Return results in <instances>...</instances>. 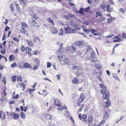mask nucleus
Wrapping results in <instances>:
<instances>
[{"label":"nucleus","instance_id":"nucleus-1","mask_svg":"<svg viewBox=\"0 0 126 126\" xmlns=\"http://www.w3.org/2000/svg\"><path fill=\"white\" fill-rule=\"evenodd\" d=\"M110 96V94L108 92H107L106 94L102 95L103 99H106L107 100L103 103V105L105 108H109L110 106H111V102L109 99Z\"/></svg>","mask_w":126,"mask_h":126},{"label":"nucleus","instance_id":"nucleus-2","mask_svg":"<svg viewBox=\"0 0 126 126\" xmlns=\"http://www.w3.org/2000/svg\"><path fill=\"white\" fill-rule=\"evenodd\" d=\"M21 29L20 30V32L24 34H26L27 33V31L24 28H28V27L27 26V24L25 22H22L21 23Z\"/></svg>","mask_w":126,"mask_h":126},{"label":"nucleus","instance_id":"nucleus-3","mask_svg":"<svg viewBox=\"0 0 126 126\" xmlns=\"http://www.w3.org/2000/svg\"><path fill=\"white\" fill-rule=\"evenodd\" d=\"M100 87L103 90H102L100 91V92L101 94H106L107 92L109 93V91L107 90L106 87L103 85V84H100L99 85Z\"/></svg>","mask_w":126,"mask_h":126},{"label":"nucleus","instance_id":"nucleus-4","mask_svg":"<svg viewBox=\"0 0 126 126\" xmlns=\"http://www.w3.org/2000/svg\"><path fill=\"white\" fill-rule=\"evenodd\" d=\"M126 39V34L125 33H122V36H121L120 34H118V35L116 36L113 39L117 38L120 41H123V37Z\"/></svg>","mask_w":126,"mask_h":126},{"label":"nucleus","instance_id":"nucleus-5","mask_svg":"<svg viewBox=\"0 0 126 126\" xmlns=\"http://www.w3.org/2000/svg\"><path fill=\"white\" fill-rule=\"evenodd\" d=\"M79 119L81 120L83 122H86L87 121V116L86 114H83L82 117L81 114H79Z\"/></svg>","mask_w":126,"mask_h":126},{"label":"nucleus","instance_id":"nucleus-6","mask_svg":"<svg viewBox=\"0 0 126 126\" xmlns=\"http://www.w3.org/2000/svg\"><path fill=\"white\" fill-rule=\"evenodd\" d=\"M12 115L13 116V119L15 120L17 119L19 117V115L18 114L12 112L10 114V116H12Z\"/></svg>","mask_w":126,"mask_h":126},{"label":"nucleus","instance_id":"nucleus-7","mask_svg":"<svg viewBox=\"0 0 126 126\" xmlns=\"http://www.w3.org/2000/svg\"><path fill=\"white\" fill-rule=\"evenodd\" d=\"M75 45L76 46L82 47L83 46V44L82 42L80 41H77L75 43Z\"/></svg>","mask_w":126,"mask_h":126},{"label":"nucleus","instance_id":"nucleus-8","mask_svg":"<svg viewBox=\"0 0 126 126\" xmlns=\"http://www.w3.org/2000/svg\"><path fill=\"white\" fill-rule=\"evenodd\" d=\"M110 115L108 114V112L106 111H105L104 113L103 119L104 120H107L109 118Z\"/></svg>","mask_w":126,"mask_h":126},{"label":"nucleus","instance_id":"nucleus-9","mask_svg":"<svg viewBox=\"0 0 126 126\" xmlns=\"http://www.w3.org/2000/svg\"><path fill=\"white\" fill-rule=\"evenodd\" d=\"M6 115L4 112H3L1 110H0V119L2 117V120L6 118Z\"/></svg>","mask_w":126,"mask_h":126},{"label":"nucleus","instance_id":"nucleus-10","mask_svg":"<svg viewBox=\"0 0 126 126\" xmlns=\"http://www.w3.org/2000/svg\"><path fill=\"white\" fill-rule=\"evenodd\" d=\"M26 49V53L28 54V55L30 56H32V53L31 52L32 51L31 49L28 47H27Z\"/></svg>","mask_w":126,"mask_h":126},{"label":"nucleus","instance_id":"nucleus-11","mask_svg":"<svg viewBox=\"0 0 126 126\" xmlns=\"http://www.w3.org/2000/svg\"><path fill=\"white\" fill-rule=\"evenodd\" d=\"M35 61H36L37 62H35V63H36V64L37 65H34L32 69H33L35 70H36L38 68L37 65L39 66V61L38 59H36L35 60Z\"/></svg>","mask_w":126,"mask_h":126},{"label":"nucleus","instance_id":"nucleus-12","mask_svg":"<svg viewBox=\"0 0 126 126\" xmlns=\"http://www.w3.org/2000/svg\"><path fill=\"white\" fill-rule=\"evenodd\" d=\"M24 68H29L31 69L32 68V67L31 65L28 63H25L24 64Z\"/></svg>","mask_w":126,"mask_h":126},{"label":"nucleus","instance_id":"nucleus-13","mask_svg":"<svg viewBox=\"0 0 126 126\" xmlns=\"http://www.w3.org/2000/svg\"><path fill=\"white\" fill-rule=\"evenodd\" d=\"M85 98V96L83 93H81L80 95V96L78 99L81 100L82 101H83Z\"/></svg>","mask_w":126,"mask_h":126},{"label":"nucleus","instance_id":"nucleus-14","mask_svg":"<svg viewBox=\"0 0 126 126\" xmlns=\"http://www.w3.org/2000/svg\"><path fill=\"white\" fill-rule=\"evenodd\" d=\"M54 103L55 105L57 106H60L61 104L60 102L57 99H56L54 100Z\"/></svg>","mask_w":126,"mask_h":126},{"label":"nucleus","instance_id":"nucleus-15","mask_svg":"<svg viewBox=\"0 0 126 126\" xmlns=\"http://www.w3.org/2000/svg\"><path fill=\"white\" fill-rule=\"evenodd\" d=\"M27 42L28 46L30 47H32L34 46L33 43L32 41L29 40H27Z\"/></svg>","mask_w":126,"mask_h":126},{"label":"nucleus","instance_id":"nucleus-16","mask_svg":"<svg viewBox=\"0 0 126 126\" xmlns=\"http://www.w3.org/2000/svg\"><path fill=\"white\" fill-rule=\"evenodd\" d=\"M50 30L53 34H55L57 33V30L54 27H52L50 28Z\"/></svg>","mask_w":126,"mask_h":126},{"label":"nucleus","instance_id":"nucleus-17","mask_svg":"<svg viewBox=\"0 0 126 126\" xmlns=\"http://www.w3.org/2000/svg\"><path fill=\"white\" fill-rule=\"evenodd\" d=\"M107 11L109 12L110 13L113 11L112 9L110 8V5L108 4L106 6Z\"/></svg>","mask_w":126,"mask_h":126},{"label":"nucleus","instance_id":"nucleus-18","mask_svg":"<svg viewBox=\"0 0 126 126\" xmlns=\"http://www.w3.org/2000/svg\"><path fill=\"white\" fill-rule=\"evenodd\" d=\"M47 92V91L46 90H43L42 92V93H41L40 92H38V93L39 94L43 95L44 96H45L47 94H46V93Z\"/></svg>","mask_w":126,"mask_h":126},{"label":"nucleus","instance_id":"nucleus-19","mask_svg":"<svg viewBox=\"0 0 126 126\" xmlns=\"http://www.w3.org/2000/svg\"><path fill=\"white\" fill-rule=\"evenodd\" d=\"M63 55L61 54L60 55L59 54L58 55L57 57L59 59V61L60 62H62L63 61Z\"/></svg>","mask_w":126,"mask_h":126},{"label":"nucleus","instance_id":"nucleus-20","mask_svg":"<svg viewBox=\"0 0 126 126\" xmlns=\"http://www.w3.org/2000/svg\"><path fill=\"white\" fill-rule=\"evenodd\" d=\"M72 82L73 83L75 84H77L79 83V80L77 77L75 78L72 80Z\"/></svg>","mask_w":126,"mask_h":126},{"label":"nucleus","instance_id":"nucleus-21","mask_svg":"<svg viewBox=\"0 0 126 126\" xmlns=\"http://www.w3.org/2000/svg\"><path fill=\"white\" fill-rule=\"evenodd\" d=\"M79 10V11H77V13H79L82 15H83L84 14L83 12L84 11V8H80Z\"/></svg>","mask_w":126,"mask_h":126},{"label":"nucleus","instance_id":"nucleus-22","mask_svg":"<svg viewBox=\"0 0 126 126\" xmlns=\"http://www.w3.org/2000/svg\"><path fill=\"white\" fill-rule=\"evenodd\" d=\"M93 116L91 115H89L88 118V123L90 124L93 121Z\"/></svg>","mask_w":126,"mask_h":126},{"label":"nucleus","instance_id":"nucleus-23","mask_svg":"<svg viewBox=\"0 0 126 126\" xmlns=\"http://www.w3.org/2000/svg\"><path fill=\"white\" fill-rule=\"evenodd\" d=\"M115 18L111 16L110 18H108L107 20V22L109 23L112 22L113 21L115 20Z\"/></svg>","mask_w":126,"mask_h":126},{"label":"nucleus","instance_id":"nucleus-24","mask_svg":"<svg viewBox=\"0 0 126 126\" xmlns=\"http://www.w3.org/2000/svg\"><path fill=\"white\" fill-rule=\"evenodd\" d=\"M9 60L11 61H14L15 59V57L13 55H9Z\"/></svg>","mask_w":126,"mask_h":126},{"label":"nucleus","instance_id":"nucleus-25","mask_svg":"<svg viewBox=\"0 0 126 126\" xmlns=\"http://www.w3.org/2000/svg\"><path fill=\"white\" fill-rule=\"evenodd\" d=\"M105 19L106 18L104 17L101 16L100 17L99 19L97 20V21L99 22L100 23Z\"/></svg>","mask_w":126,"mask_h":126},{"label":"nucleus","instance_id":"nucleus-26","mask_svg":"<svg viewBox=\"0 0 126 126\" xmlns=\"http://www.w3.org/2000/svg\"><path fill=\"white\" fill-rule=\"evenodd\" d=\"M31 23L32 25L35 26L37 27H39V25H38L37 23L34 20H32L31 22Z\"/></svg>","mask_w":126,"mask_h":126},{"label":"nucleus","instance_id":"nucleus-27","mask_svg":"<svg viewBox=\"0 0 126 126\" xmlns=\"http://www.w3.org/2000/svg\"><path fill=\"white\" fill-rule=\"evenodd\" d=\"M33 41L34 43H36L37 42L40 41V39L38 37H34Z\"/></svg>","mask_w":126,"mask_h":126},{"label":"nucleus","instance_id":"nucleus-28","mask_svg":"<svg viewBox=\"0 0 126 126\" xmlns=\"http://www.w3.org/2000/svg\"><path fill=\"white\" fill-rule=\"evenodd\" d=\"M19 67L20 68H24V64L23 62H20L18 63Z\"/></svg>","mask_w":126,"mask_h":126},{"label":"nucleus","instance_id":"nucleus-29","mask_svg":"<svg viewBox=\"0 0 126 126\" xmlns=\"http://www.w3.org/2000/svg\"><path fill=\"white\" fill-rule=\"evenodd\" d=\"M47 20L52 25H54V21L50 18H48Z\"/></svg>","mask_w":126,"mask_h":126},{"label":"nucleus","instance_id":"nucleus-30","mask_svg":"<svg viewBox=\"0 0 126 126\" xmlns=\"http://www.w3.org/2000/svg\"><path fill=\"white\" fill-rule=\"evenodd\" d=\"M19 1L20 3L25 5L27 2V0H20Z\"/></svg>","mask_w":126,"mask_h":126},{"label":"nucleus","instance_id":"nucleus-31","mask_svg":"<svg viewBox=\"0 0 126 126\" xmlns=\"http://www.w3.org/2000/svg\"><path fill=\"white\" fill-rule=\"evenodd\" d=\"M113 77L117 80H118L120 81V79L117 76V75L115 73L113 74Z\"/></svg>","mask_w":126,"mask_h":126},{"label":"nucleus","instance_id":"nucleus-32","mask_svg":"<svg viewBox=\"0 0 126 126\" xmlns=\"http://www.w3.org/2000/svg\"><path fill=\"white\" fill-rule=\"evenodd\" d=\"M17 81H22V78L21 76H17Z\"/></svg>","mask_w":126,"mask_h":126},{"label":"nucleus","instance_id":"nucleus-33","mask_svg":"<svg viewBox=\"0 0 126 126\" xmlns=\"http://www.w3.org/2000/svg\"><path fill=\"white\" fill-rule=\"evenodd\" d=\"M20 115L21 117L23 119H25V115L24 113L23 112H21L20 113Z\"/></svg>","mask_w":126,"mask_h":126},{"label":"nucleus","instance_id":"nucleus-34","mask_svg":"<svg viewBox=\"0 0 126 126\" xmlns=\"http://www.w3.org/2000/svg\"><path fill=\"white\" fill-rule=\"evenodd\" d=\"M90 7L89 6H88L87 7L84 9V11L85 12L88 13L90 9Z\"/></svg>","mask_w":126,"mask_h":126},{"label":"nucleus","instance_id":"nucleus-35","mask_svg":"<svg viewBox=\"0 0 126 126\" xmlns=\"http://www.w3.org/2000/svg\"><path fill=\"white\" fill-rule=\"evenodd\" d=\"M67 27L69 30V33H72L75 32V31L74 29H73L68 27Z\"/></svg>","mask_w":126,"mask_h":126},{"label":"nucleus","instance_id":"nucleus-36","mask_svg":"<svg viewBox=\"0 0 126 126\" xmlns=\"http://www.w3.org/2000/svg\"><path fill=\"white\" fill-rule=\"evenodd\" d=\"M16 75L12 76L11 77V79L13 82H14L15 81L16 79Z\"/></svg>","mask_w":126,"mask_h":126},{"label":"nucleus","instance_id":"nucleus-37","mask_svg":"<svg viewBox=\"0 0 126 126\" xmlns=\"http://www.w3.org/2000/svg\"><path fill=\"white\" fill-rule=\"evenodd\" d=\"M20 85L21 86H20V87L22 88V90L23 91L25 88V84L24 83L22 82L21 83Z\"/></svg>","mask_w":126,"mask_h":126},{"label":"nucleus","instance_id":"nucleus-38","mask_svg":"<svg viewBox=\"0 0 126 126\" xmlns=\"http://www.w3.org/2000/svg\"><path fill=\"white\" fill-rule=\"evenodd\" d=\"M83 101L80 100L78 99V101L77 103V105L78 106H79L80 105V103Z\"/></svg>","mask_w":126,"mask_h":126},{"label":"nucleus","instance_id":"nucleus-39","mask_svg":"<svg viewBox=\"0 0 126 126\" xmlns=\"http://www.w3.org/2000/svg\"><path fill=\"white\" fill-rule=\"evenodd\" d=\"M63 31L62 28H61L60 29V32L59 33V34L60 35H62L63 34Z\"/></svg>","mask_w":126,"mask_h":126},{"label":"nucleus","instance_id":"nucleus-40","mask_svg":"<svg viewBox=\"0 0 126 126\" xmlns=\"http://www.w3.org/2000/svg\"><path fill=\"white\" fill-rule=\"evenodd\" d=\"M125 11L126 9L125 8L123 9L121 8H120L119 10V11L120 12H121L123 13H125Z\"/></svg>","mask_w":126,"mask_h":126},{"label":"nucleus","instance_id":"nucleus-41","mask_svg":"<svg viewBox=\"0 0 126 126\" xmlns=\"http://www.w3.org/2000/svg\"><path fill=\"white\" fill-rule=\"evenodd\" d=\"M64 31L65 32V33H66V34L69 33V29H68V27L67 28H66V27L65 28H64Z\"/></svg>","mask_w":126,"mask_h":126},{"label":"nucleus","instance_id":"nucleus-42","mask_svg":"<svg viewBox=\"0 0 126 126\" xmlns=\"http://www.w3.org/2000/svg\"><path fill=\"white\" fill-rule=\"evenodd\" d=\"M17 66V64L15 62H14L11 65V66L12 68H13Z\"/></svg>","mask_w":126,"mask_h":126},{"label":"nucleus","instance_id":"nucleus-43","mask_svg":"<svg viewBox=\"0 0 126 126\" xmlns=\"http://www.w3.org/2000/svg\"><path fill=\"white\" fill-rule=\"evenodd\" d=\"M95 65L97 69H100L101 68V66L99 64L97 63H95Z\"/></svg>","mask_w":126,"mask_h":126},{"label":"nucleus","instance_id":"nucleus-44","mask_svg":"<svg viewBox=\"0 0 126 126\" xmlns=\"http://www.w3.org/2000/svg\"><path fill=\"white\" fill-rule=\"evenodd\" d=\"M63 44L62 43H61L60 44V48H59V50H58V51L59 52H61V50H63V47H62V46L63 45Z\"/></svg>","mask_w":126,"mask_h":126},{"label":"nucleus","instance_id":"nucleus-45","mask_svg":"<svg viewBox=\"0 0 126 126\" xmlns=\"http://www.w3.org/2000/svg\"><path fill=\"white\" fill-rule=\"evenodd\" d=\"M84 105L83 104L81 105V108L78 110V112H80L81 111L83 108Z\"/></svg>","mask_w":126,"mask_h":126},{"label":"nucleus","instance_id":"nucleus-46","mask_svg":"<svg viewBox=\"0 0 126 126\" xmlns=\"http://www.w3.org/2000/svg\"><path fill=\"white\" fill-rule=\"evenodd\" d=\"M15 5L16 7V9L18 11H20V7L18 5L17 3H15Z\"/></svg>","mask_w":126,"mask_h":126},{"label":"nucleus","instance_id":"nucleus-47","mask_svg":"<svg viewBox=\"0 0 126 126\" xmlns=\"http://www.w3.org/2000/svg\"><path fill=\"white\" fill-rule=\"evenodd\" d=\"M25 49L24 46H22L21 48V50L22 52H24L25 51Z\"/></svg>","mask_w":126,"mask_h":126},{"label":"nucleus","instance_id":"nucleus-48","mask_svg":"<svg viewBox=\"0 0 126 126\" xmlns=\"http://www.w3.org/2000/svg\"><path fill=\"white\" fill-rule=\"evenodd\" d=\"M52 116L50 115H47L46 116V118L49 120H51V119Z\"/></svg>","mask_w":126,"mask_h":126},{"label":"nucleus","instance_id":"nucleus-49","mask_svg":"<svg viewBox=\"0 0 126 126\" xmlns=\"http://www.w3.org/2000/svg\"><path fill=\"white\" fill-rule=\"evenodd\" d=\"M59 106V107H58V110L60 111H61L63 109V107L62 106H61V105L60 106Z\"/></svg>","mask_w":126,"mask_h":126},{"label":"nucleus","instance_id":"nucleus-50","mask_svg":"<svg viewBox=\"0 0 126 126\" xmlns=\"http://www.w3.org/2000/svg\"><path fill=\"white\" fill-rule=\"evenodd\" d=\"M100 7L101 9H104L105 8L106 5L104 4H102L100 5Z\"/></svg>","mask_w":126,"mask_h":126},{"label":"nucleus","instance_id":"nucleus-51","mask_svg":"<svg viewBox=\"0 0 126 126\" xmlns=\"http://www.w3.org/2000/svg\"><path fill=\"white\" fill-rule=\"evenodd\" d=\"M32 17L33 18L35 19H37L38 18V17L37 16L36 14H34L32 15Z\"/></svg>","mask_w":126,"mask_h":126},{"label":"nucleus","instance_id":"nucleus-52","mask_svg":"<svg viewBox=\"0 0 126 126\" xmlns=\"http://www.w3.org/2000/svg\"><path fill=\"white\" fill-rule=\"evenodd\" d=\"M32 53L33 55H36L38 53V51L37 50L33 51L32 52Z\"/></svg>","mask_w":126,"mask_h":126},{"label":"nucleus","instance_id":"nucleus-53","mask_svg":"<svg viewBox=\"0 0 126 126\" xmlns=\"http://www.w3.org/2000/svg\"><path fill=\"white\" fill-rule=\"evenodd\" d=\"M51 66V63L49 62H48L47 63V68L50 67Z\"/></svg>","mask_w":126,"mask_h":126},{"label":"nucleus","instance_id":"nucleus-54","mask_svg":"<svg viewBox=\"0 0 126 126\" xmlns=\"http://www.w3.org/2000/svg\"><path fill=\"white\" fill-rule=\"evenodd\" d=\"M2 81L4 83V85H5L6 84V80L5 77H4L2 79Z\"/></svg>","mask_w":126,"mask_h":126},{"label":"nucleus","instance_id":"nucleus-55","mask_svg":"<svg viewBox=\"0 0 126 126\" xmlns=\"http://www.w3.org/2000/svg\"><path fill=\"white\" fill-rule=\"evenodd\" d=\"M10 8L11 9L12 11H13L14 10V8L13 7V4H11L10 5Z\"/></svg>","mask_w":126,"mask_h":126},{"label":"nucleus","instance_id":"nucleus-56","mask_svg":"<svg viewBox=\"0 0 126 126\" xmlns=\"http://www.w3.org/2000/svg\"><path fill=\"white\" fill-rule=\"evenodd\" d=\"M13 39L14 40L18 42L19 41V40L16 38L14 37Z\"/></svg>","mask_w":126,"mask_h":126},{"label":"nucleus","instance_id":"nucleus-57","mask_svg":"<svg viewBox=\"0 0 126 126\" xmlns=\"http://www.w3.org/2000/svg\"><path fill=\"white\" fill-rule=\"evenodd\" d=\"M105 120H102L100 123V125L104 124L105 122Z\"/></svg>","mask_w":126,"mask_h":126},{"label":"nucleus","instance_id":"nucleus-58","mask_svg":"<svg viewBox=\"0 0 126 126\" xmlns=\"http://www.w3.org/2000/svg\"><path fill=\"white\" fill-rule=\"evenodd\" d=\"M19 97V95L18 94H16L13 97V99H15L18 98Z\"/></svg>","mask_w":126,"mask_h":126},{"label":"nucleus","instance_id":"nucleus-59","mask_svg":"<svg viewBox=\"0 0 126 126\" xmlns=\"http://www.w3.org/2000/svg\"><path fill=\"white\" fill-rule=\"evenodd\" d=\"M83 31L86 33H89L90 32V30H87L86 29H84L83 30Z\"/></svg>","mask_w":126,"mask_h":126},{"label":"nucleus","instance_id":"nucleus-60","mask_svg":"<svg viewBox=\"0 0 126 126\" xmlns=\"http://www.w3.org/2000/svg\"><path fill=\"white\" fill-rule=\"evenodd\" d=\"M68 16L70 17H72V18H74L75 17V16L74 15H73L72 14H69L68 15Z\"/></svg>","mask_w":126,"mask_h":126},{"label":"nucleus","instance_id":"nucleus-61","mask_svg":"<svg viewBox=\"0 0 126 126\" xmlns=\"http://www.w3.org/2000/svg\"><path fill=\"white\" fill-rule=\"evenodd\" d=\"M5 49H2L1 50V53L2 54H4L5 53Z\"/></svg>","mask_w":126,"mask_h":126},{"label":"nucleus","instance_id":"nucleus-62","mask_svg":"<svg viewBox=\"0 0 126 126\" xmlns=\"http://www.w3.org/2000/svg\"><path fill=\"white\" fill-rule=\"evenodd\" d=\"M96 14L97 15L99 16H101V12L99 11H97L96 13Z\"/></svg>","mask_w":126,"mask_h":126},{"label":"nucleus","instance_id":"nucleus-63","mask_svg":"<svg viewBox=\"0 0 126 126\" xmlns=\"http://www.w3.org/2000/svg\"><path fill=\"white\" fill-rule=\"evenodd\" d=\"M9 27L8 26H7L5 27V31H6L7 30H9Z\"/></svg>","mask_w":126,"mask_h":126},{"label":"nucleus","instance_id":"nucleus-64","mask_svg":"<svg viewBox=\"0 0 126 126\" xmlns=\"http://www.w3.org/2000/svg\"><path fill=\"white\" fill-rule=\"evenodd\" d=\"M8 20L6 19H5V21L3 22V23L5 24V25H6L8 23Z\"/></svg>","mask_w":126,"mask_h":126}]
</instances>
